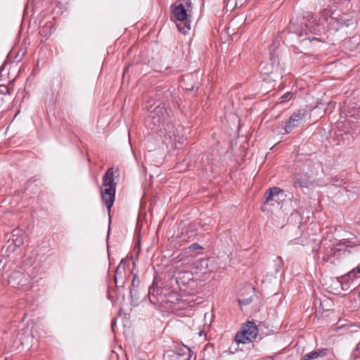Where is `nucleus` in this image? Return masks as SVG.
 I'll use <instances>...</instances> for the list:
<instances>
[{"label": "nucleus", "instance_id": "nucleus-2", "mask_svg": "<svg viewBox=\"0 0 360 360\" xmlns=\"http://www.w3.org/2000/svg\"><path fill=\"white\" fill-rule=\"evenodd\" d=\"M191 1L186 0L184 4L180 3L174 5L173 8V18L177 21L176 27L179 32L186 34L191 30Z\"/></svg>", "mask_w": 360, "mask_h": 360}, {"label": "nucleus", "instance_id": "nucleus-12", "mask_svg": "<svg viewBox=\"0 0 360 360\" xmlns=\"http://www.w3.org/2000/svg\"><path fill=\"white\" fill-rule=\"evenodd\" d=\"M13 246V243L11 241V240H8L7 242L6 246L4 247V248H6V252L8 254H10L11 252H13L12 251V247Z\"/></svg>", "mask_w": 360, "mask_h": 360}, {"label": "nucleus", "instance_id": "nucleus-4", "mask_svg": "<svg viewBox=\"0 0 360 360\" xmlns=\"http://www.w3.org/2000/svg\"><path fill=\"white\" fill-rule=\"evenodd\" d=\"M257 334L256 324L252 321H248L242 326L240 330L236 335L235 340L238 343H248L255 340Z\"/></svg>", "mask_w": 360, "mask_h": 360}, {"label": "nucleus", "instance_id": "nucleus-5", "mask_svg": "<svg viewBox=\"0 0 360 360\" xmlns=\"http://www.w3.org/2000/svg\"><path fill=\"white\" fill-rule=\"evenodd\" d=\"M176 281L180 288L186 291L187 288L194 290L197 286L193 273L188 271H179L176 275Z\"/></svg>", "mask_w": 360, "mask_h": 360}, {"label": "nucleus", "instance_id": "nucleus-9", "mask_svg": "<svg viewBox=\"0 0 360 360\" xmlns=\"http://www.w3.org/2000/svg\"><path fill=\"white\" fill-rule=\"evenodd\" d=\"M11 242L13 243L12 251L15 252L16 249L20 248L24 243V234L22 231L18 229L13 230Z\"/></svg>", "mask_w": 360, "mask_h": 360}, {"label": "nucleus", "instance_id": "nucleus-6", "mask_svg": "<svg viewBox=\"0 0 360 360\" xmlns=\"http://www.w3.org/2000/svg\"><path fill=\"white\" fill-rule=\"evenodd\" d=\"M193 268L195 274H207L214 271L217 266L214 258H203L196 260Z\"/></svg>", "mask_w": 360, "mask_h": 360}, {"label": "nucleus", "instance_id": "nucleus-7", "mask_svg": "<svg viewBox=\"0 0 360 360\" xmlns=\"http://www.w3.org/2000/svg\"><path fill=\"white\" fill-rule=\"evenodd\" d=\"M307 115V111L304 109H300L295 112L289 118L285 126V131L288 134L297 127H299Z\"/></svg>", "mask_w": 360, "mask_h": 360}, {"label": "nucleus", "instance_id": "nucleus-10", "mask_svg": "<svg viewBox=\"0 0 360 360\" xmlns=\"http://www.w3.org/2000/svg\"><path fill=\"white\" fill-rule=\"evenodd\" d=\"M328 352V349L326 348L318 349L304 355L302 360H315L319 357L326 356Z\"/></svg>", "mask_w": 360, "mask_h": 360}, {"label": "nucleus", "instance_id": "nucleus-17", "mask_svg": "<svg viewBox=\"0 0 360 360\" xmlns=\"http://www.w3.org/2000/svg\"><path fill=\"white\" fill-rule=\"evenodd\" d=\"M198 246V244H193L192 247H193L194 249H195Z\"/></svg>", "mask_w": 360, "mask_h": 360}, {"label": "nucleus", "instance_id": "nucleus-15", "mask_svg": "<svg viewBox=\"0 0 360 360\" xmlns=\"http://www.w3.org/2000/svg\"><path fill=\"white\" fill-rule=\"evenodd\" d=\"M136 276L135 275L134 276V278H133V281H132V285L134 286L135 284L136 283Z\"/></svg>", "mask_w": 360, "mask_h": 360}, {"label": "nucleus", "instance_id": "nucleus-14", "mask_svg": "<svg viewBox=\"0 0 360 360\" xmlns=\"http://www.w3.org/2000/svg\"><path fill=\"white\" fill-rule=\"evenodd\" d=\"M354 356L356 357L360 356V343L357 345L356 349L354 351Z\"/></svg>", "mask_w": 360, "mask_h": 360}, {"label": "nucleus", "instance_id": "nucleus-16", "mask_svg": "<svg viewBox=\"0 0 360 360\" xmlns=\"http://www.w3.org/2000/svg\"><path fill=\"white\" fill-rule=\"evenodd\" d=\"M294 184L295 186H302V185L297 182V181H295Z\"/></svg>", "mask_w": 360, "mask_h": 360}, {"label": "nucleus", "instance_id": "nucleus-8", "mask_svg": "<svg viewBox=\"0 0 360 360\" xmlns=\"http://www.w3.org/2000/svg\"><path fill=\"white\" fill-rule=\"evenodd\" d=\"M283 191L278 187L269 188L264 194V205L275 206L278 205L283 196Z\"/></svg>", "mask_w": 360, "mask_h": 360}, {"label": "nucleus", "instance_id": "nucleus-3", "mask_svg": "<svg viewBox=\"0 0 360 360\" xmlns=\"http://www.w3.org/2000/svg\"><path fill=\"white\" fill-rule=\"evenodd\" d=\"M115 172L112 168L108 169L103 177V184L101 189L102 199L110 212L115 198L116 182L115 181Z\"/></svg>", "mask_w": 360, "mask_h": 360}, {"label": "nucleus", "instance_id": "nucleus-18", "mask_svg": "<svg viewBox=\"0 0 360 360\" xmlns=\"http://www.w3.org/2000/svg\"><path fill=\"white\" fill-rule=\"evenodd\" d=\"M334 184L336 185V186H340V184H338V183H335Z\"/></svg>", "mask_w": 360, "mask_h": 360}, {"label": "nucleus", "instance_id": "nucleus-13", "mask_svg": "<svg viewBox=\"0 0 360 360\" xmlns=\"http://www.w3.org/2000/svg\"><path fill=\"white\" fill-rule=\"evenodd\" d=\"M252 302V299L251 298H247V299H245V300H239V302L240 304H245V305H247V304H249L250 303H251Z\"/></svg>", "mask_w": 360, "mask_h": 360}, {"label": "nucleus", "instance_id": "nucleus-1", "mask_svg": "<svg viewBox=\"0 0 360 360\" xmlns=\"http://www.w3.org/2000/svg\"><path fill=\"white\" fill-rule=\"evenodd\" d=\"M146 109L148 111L147 124L155 130L167 148H176V143H182L181 127H176L173 124L170 108H167L159 101L151 100L147 102Z\"/></svg>", "mask_w": 360, "mask_h": 360}, {"label": "nucleus", "instance_id": "nucleus-11", "mask_svg": "<svg viewBox=\"0 0 360 360\" xmlns=\"http://www.w3.org/2000/svg\"><path fill=\"white\" fill-rule=\"evenodd\" d=\"M192 356L191 349L186 346L179 348L178 352L175 354L174 360H190Z\"/></svg>", "mask_w": 360, "mask_h": 360}]
</instances>
